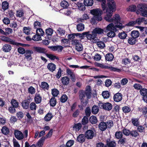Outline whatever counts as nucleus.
I'll list each match as a JSON object with an SVG mask.
<instances>
[{"instance_id":"f257e3e1","label":"nucleus","mask_w":147,"mask_h":147,"mask_svg":"<svg viewBox=\"0 0 147 147\" xmlns=\"http://www.w3.org/2000/svg\"><path fill=\"white\" fill-rule=\"evenodd\" d=\"M107 7L106 11V14L104 19L107 21L110 22H114L116 24V27L121 29L123 28L122 24L120 23V17L119 15L118 14H115L113 18L111 17L113 12L116 10V3L111 2H109Z\"/></svg>"},{"instance_id":"f03ea898","label":"nucleus","mask_w":147,"mask_h":147,"mask_svg":"<svg viewBox=\"0 0 147 147\" xmlns=\"http://www.w3.org/2000/svg\"><path fill=\"white\" fill-rule=\"evenodd\" d=\"M91 86H87L85 90H81L79 92V98L81 104L84 107H86L88 103L89 99L91 97Z\"/></svg>"},{"instance_id":"7ed1b4c3","label":"nucleus","mask_w":147,"mask_h":147,"mask_svg":"<svg viewBox=\"0 0 147 147\" xmlns=\"http://www.w3.org/2000/svg\"><path fill=\"white\" fill-rule=\"evenodd\" d=\"M138 9L136 10L137 14H140L142 16L144 17L147 14V4H140L137 6Z\"/></svg>"},{"instance_id":"20e7f679","label":"nucleus","mask_w":147,"mask_h":147,"mask_svg":"<svg viewBox=\"0 0 147 147\" xmlns=\"http://www.w3.org/2000/svg\"><path fill=\"white\" fill-rule=\"evenodd\" d=\"M102 12V11L99 9H93L90 11L91 13L95 16L96 20L98 21H101L102 20V18L101 16Z\"/></svg>"},{"instance_id":"39448f33","label":"nucleus","mask_w":147,"mask_h":147,"mask_svg":"<svg viewBox=\"0 0 147 147\" xmlns=\"http://www.w3.org/2000/svg\"><path fill=\"white\" fill-rule=\"evenodd\" d=\"M145 20V18L144 17L138 18L136 19L135 21H131L129 22L127 24V25L133 26L136 24L140 25L142 23L144 22Z\"/></svg>"},{"instance_id":"423d86ee","label":"nucleus","mask_w":147,"mask_h":147,"mask_svg":"<svg viewBox=\"0 0 147 147\" xmlns=\"http://www.w3.org/2000/svg\"><path fill=\"white\" fill-rule=\"evenodd\" d=\"M94 130L88 129L85 132V136L86 138L88 140L92 139L94 137Z\"/></svg>"},{"instance_id":"0eeeda50","label":"nucleus","mask_w":147,"mask_h":147,"mask_svg":"<svg viewBox=\"0 0 147 147\" xmlns=\"http://www.w3.org/2000/svg\"><path fill=\"white\" fill-rule=\"evenodd\" d=\"M100 108L102 107L106 111H110L112 108V105L111 103L107 102L104 104L100 103L99 105Z\"/></svg>"},{"instance_id":"6e6552de","label":"nucleus","mask_w":147,"mask_h":147,"mask_svg":"<svg viewBox=\"0 0 147 147\" xmlns=\"http://www.w3.org/2000/svg\"><path fill=\"white\" fill-rule=\"evenodd\" d=\"M72 43L73 45H75L76 49L78 51H80L83 50L82 45L78 40L77 39L73 40Z\"/></svg>"},{"instance_id":"1a4fd4ad","label":"nucleus","mask_w":147,"mask_h":147,"mask_svg":"<svg viewBox=\"0 0 147 147\" xmlns=\"http://www.w3.org/2000/svg\"><path fill=\"white\" fill-rule=\"evenodd\" d=\"M31 102V98L30 96L28 97L27 99L23 100L22 102V106L23 108L27 109L29 107V105Z\"/></svg>"},{"instance_id":"9d476101","label":"nucleus","mask_w":147,"mask_h":147,"mask_svg":"<svg viewBox=\"0 0 147 147\" xmlns=\"http://www.w3.org/2000/svg\"><path fill=\"white\" fill-rule=\"evenodd\" d=\"M34 52H36L38 53L44 54L47 53V52L46 49L43 47H33Z\"/></svg>"},{"instance_id":"9b49d317","label":"nucleus","mask_w":147,"mask_h":147,"mask_svg":"<svg viewBox=\"0 0 147 147\" xmlns=\"http://www.w3.org/2000/svg\"><path fill=\"white\" fill-rule=\"evenodd\" d=\"M98 1L101 2L102 7L103 11L107 10V5L109 2H113V3H115L114 0H107V3L106 0H96Z\"/></svg>"},{"instance_id":"f8f14e48","label":"nucleus","mask_w":147,"mask_h":147,"mask_svg":"<svg viewBox=\"0 0 147 147\" xmlns=\"http://www.w3.org/2000/svg\"><path fill=\"white\" fill-rule=\"evenodd\" d=\"M5 36L4 35L0 36V39L3 41L9 42V44L13 45L14 40Z\"/></svg>"},{"instance_id":"ddd939ff","label":"nucleus","mask_w":147,"mask_h":147,"mask_svg":"<svg viewBox=\"0 0 147 147\" xmlns=\"http://www.w3.org/2000/svg\"><path fill=\"white\" fill-rule=\"evenodd\" d=\"M14 135L16 138L19 140L23 139L24 136L22 132L18 130H15L14 131Z\"/></svg>"},{"instance_id":"4468645a","label":"nucleus","mask_w":147,"mask_h":147,"mask_svg":"<svg viewBox=\"0 0 147 147\" xmlns=\"http://www.w3.org/2000/svg\"><path fill=\"white\" fill-rule=\"evenodd\" d=\"M106 146L107 147H116L117 144L115 140L111 141L110 139L108 138L106 140Z\"/></svg>"},{"instance_id":"2eb2a0df","label":"nucleus","mask_w":147,"mask_h":147,"mask_svg":"<svg viewBox=\"0 0 147 147\" xmlns=\"http://www.w3.org/2000/svg\"><path fill=\"white\" fill-rule=\"evenodd\" d=\"M48 47L53 51H57L58 52H61L63 49V46L57 45L53 46H49Z\"/></svg>"},{"instance_id":"dca6fc26","label":"nucleus","mask_w":147,"mask_h":147,"mask_svg":"<svg viewBox=\"0 0 147 147\" xmlns=\"http://www.w3.org/2000/svg\"><path fill=\"white\" fill-rule=\"evenodd\" d=\"M42 100V97L40 96L39 92L36 93L34 96V101L37 104L40 103Z\"/></svg>"},{"instance_id":"f3484780","label":"nucleus","mask_w":147,"mask_h":147,"mask_svg":"<svg viewBox=\"0 0 147 147\" xmlns=\"http://www.w3.org/2000/svg\"><path fill=\"white\" fill-rule=\"evenodd\" d=\"M90 31L86 32H84V34H86V38L88 40H94L95 38L96 37L93 31L92 32V33H90Z\"/></svg>"},{"instance_id":"a211bd4d","label":"nucleus","mask_w":147,"mask_h":147,"mask_svg":"<svg viewBox=\"0 0 147 147\" xmlns=\"http://www.w3.org/2000/svg\"><path fill=\"white\" fill-rule=\"evenodd\" d=\"M122 94L119 92L115 94L113 96V98L115 102H119L122 99Z\"/></svg>"},{"instance_id":"6ab92c4d","label":"nucleus","mask_w":147,"mask_h":147,"mask_svg":"<svg viewBox=\"0 0 147 147\" xmlns=\"http://www.w3.org/2000/svg\"><path fill=\"white\" fill-rule=\"evenodd\" d=\"M107 127V123L103 121L101 122L98 125V128L101 131H104L106 130Z\"/></svg>"},{"instance_id":"aec40b11","label":"nucleus","mask_w":147,"mask_h":147,"mask_svg":"<svg viewBox=\"0 0 147 147\" xmlns=\"http://www.w3.org/2000/svg\"><path fill=\"white\" fill-rule=\"evenodd\" d=\"M33 53V51L30 49H27L26 51L24 53V56L25 58L28 60H30L32 59L31 54Z\"/></svg>"},{"instance_id":"412c9836","label":"nucleus","mask_w":147,"mask_h":147,"mask_svg":"<svg viewBox=\"0 0 147 147\" xmlns=\"http://www.w3.org/2000/svg\"><path fill=\"white\" fill-rule=\"evenodd\" d=\"M86 138L85 135L83 134H80L77 136L76 141L82 144L85 142Z\"/></svg>"},{"instance_id":"4be33fe9","label":"nucleus","mask_w":147,"mask_h":147,"mask_svg":"<svg viewBox=\"0 0 147 147\" xmlns=\"http://www.w3.org/2000/svg\"><path fill=\"white\" fill-rule=\"evenodd\" d=\"M116 28V25L115 26L113 23H110L107 26L105 32H107L112 30H117Z\"/></svg>"},{"instance_id":"5701e85b","label":"nucleus","mask_w":147,"mask_h":147,"mask_svg":"<svg viewBox=\"0 0 147 147\" xmlns=\"http://www.w3.org/2000/svg\"><path fill=\"white\" fill-rule=\"evenodd\" d=\"M13 32L12 30L10 28H7L5 29V32H4L2 29L1 34L7 36L11 34Z\"/></svg>"},{"instance_id":"b1692460","label":"nucleus","mask_w":147,"mask_h":147,"mask_svg":"<svg viewBox=\"0 0 147 147\" xmlns=\"http://www.w3.org/2000/svg\"><path fill=\"white\" fill-rule=\"evenodd\" d=\"M93 31L94 33V34H95L96 37L97 34H100L103 33L104 30L103 29L99 28H95L93 30Z\"/></svg>"},{"instance_id":"393cba45","label":"nucleus","mask_w":147,"mask_h":147,"mask_svg":"<svg viewBox=\"0 0 147 147\" xmlns=\"http://www.w3.org/2000/svg\"><path fill=\"white\" fill-rule=\"evenodd\" d=\"M35 102H32L30 104V110L33 111L32 114L34 115L35 114V111L36 109L37 106Z\"/></svg>"},{"instance_id":"a878e982","label":"nucleus","mask_w":147,"mask_h":147,"mask_svg":"<svg viewBox=\"0 0 147 147\" xmlns=\"http://www.w3.org/2000/svg\"><path fill=\"white\" fill-rule=\"evenodd\" d=\"M61 80L63 85L67 86L69 84L70 80L67 77L64 76L61 78Z\"/></svg>"},{"instance_id":"bb28decb","label":"nucleus","mask_w":147,"mask_h":147,"mask_svg":"<svg viewBox=\"0 0 147 147\" xmlns=\"http://www.w3.org/2000/svg\"><path fill=\"white\" fill-rule=\"evenodd\" d=\"M138 110L140 112H142V114L144 115H145L147 114V106H142L141 107L138 108Z\"/></svg>"},{"instance_id":"cd10ccee","label":"nucleus","mask_w":147,"mask_h":147,"mask_svg":"<svg viewBox=\"0 0 147 147\" xmlns=\"http://www.w3.org/2000/svg\"><path fill=\"white\" fill-rule=\"evenodd\" d=\"M40 87L44 90H48L49 88V85L48 83L45 82H42L40 85Z\"/></svg>"},{"instance_id":"c85d7f7f","label":"nucleus","mask_w":147,"mask_h":147,"mask_svg":"<svg viewBox=\"0 0 147 147\" xmlns=\"http://www.w3.org/2000/svg\"><path fill=\"white\" fill-rule=\"evenodd\" d=\"M105 57V60L108 61H112L114 58L113 55L111 53H109L107 54Z\"/></svg>"},{"instance_id":"c756f323","label":"nucleus","mask_w":147,"mask_h":147,"mask_svg":"<svg viewBox=\"0 0 147 147\" xmlns=\"http://www.w3.org/2000/svg\"><path fill=\"white\" fill-rule=\"evenodd\" d=\"M47 68L52 72L54 71L56 69L55 65L53 63H49L47 66Z\"/></svg>"},{"instance_id":"7c9ffc66","label":"nucleus","mask_w":147,"mask_h":147,"mask_svg":"<svg viewBox=\"0 0 147 147\" xmlns=\"http://www.w3.org/2000/svg\"><path fill=\"white\" fill-rule=\"evenodd\" d=\"M89 121L90 123L92 124H95L97 122V119L96 117L92 115L89 118Z\"/></svg>"},{"instance_id":"2f4dec72","label":"nucleus","mask_w":147,"mask_h":147,"mask_svg":"<svg viewBox=\"0 0 147 147\" xmlns=\"http://www.w3.org/2000/svg\"><path fill=\"white\" fill-rule=\"evenodd\" d=\"M3 51L5 52H9L11 49V47L10 45L9 44H5L3 47Z\"/></svg>"},{"instance_id":"473e14b6","label":"nucleus","mask_w":147,"mask_h":147,"mask_svg":"<svg viewBox=\"0 0 147 147\" xmlns=\"http://www.w3.org/2000/svg\"><path fill=\"white\" fill-rule=\"evenodd\" d=\"M45 139V136L42 137L36 143V146L38 147H42Z\"/></svg>"},{"instance_id":"72a5a7b5","label":"nucleus","mask_w":147,"mask_h":147,"mask_svg":"<svg viewBox=\"0 0 147 147\" xmlns=\"http://www.w3.org/2000/svg\"><path fill=\"white\" fill-rule=\"evenodd\" d=\"M131 35L134 38L136 39L140 36V33L138 31L133 30L131 32Z\"/></svg>"},{"instance_id":"f704fd0d","label":"nucleus","mask_w":147,"mask_h":147,"mask_svg":"<svg viewBox=\"0 0 147 147\" xmlns=\"http://www.w3.org/2000/svg\"><path fill=\"white\" fill-rule=\"evenodd\" d=\"M2 133L4 135H7L9 133V130L8 128L7 127L4 126L1 129Z\"/></svg>"},{"instance_id":"c9c22d12","label":"nucleus","mask_w":147,"mask_h":147,"mask_svg":"<svg viewBox=\"0 0 147 147\" xmlns=\"http://www.w3.org/2000/svg\"><path fill=\"white\" fill-rule=\"evenodd\" d=\"M94 3L93 0H84V4L85 6H91Z\"/></svg>"},{"instance_id":"e433bc0d","label":"nucleus","mask_w":147,"mask_h":147,"mask_svg":"<svg viewBox=\"0 0 147 147\" xmlns=\"http://www.w3.org/2000/svg\"><path fill=\"white\" fill-rule=\"evenodd\" d=\"M50 105L52 107H55L57 103L56 99L55 97H52L50 100Z\"/></svg>"},{"instance_id":"4c0bfd02","label":"nucleus","mask_w":147,"mask_h":147,"mask_svg":"<svg viewBox=\"0 0 147 147\" xmlns=\"http://www.w3.org/2000/svg\"><path fill=\"white\" fill-rule=\"evenodd\" d=\"M10 103L11 106L15 107V108H17L19 107L18 102L14 99H12L11 100Z\"/></svg>"},{"instance_id":"58836bf2","label":"nucleus","mask_w":147,"mask_h":147,"mask_svg":"<svg viewBox=\"0 0 147 147\" xmlns=\"http://www.w3.org/2000/svg\"><path fill=\"white\" fill-rule=\"evenodd\" d=\"M53 117L51 113H48L45 116L44 119L45 121H48L51 120Z\"/></svg>"},{"instance_id":"ea45409f","label":"nucleus","mask_w":147,"mask_h":147,"mask_svg":"<svg viewBox=\"0 0 147 147\" xmlns=\"http://www.w3.org/2000/svg\"><path fill=\"white\" fill-rule=\"evenodd\" d=\"M130 135L132 137L135 138L140 136L139 134L136 130H133L132 131H130Z\"/></svg>"},{"instance_id":"a19ab883","label":"nucleus","mask_w":147,"mask_h":147,"mask_svg":"<svg viewBox=\"0 0 147 147\" xmlns=\"http://www.w3.org/2000/svg\"><path fill=\"white\" fill-rule=\"evenodd\" d=\"M123 135L122 131H117L115 134V137L116 138L119 139L123 137Z\"/></svg>"},{"instance_id":"79ce46f5","label":"nucleus","mask_w":147,"mask_h":147,"mask_svg":"<svg viewBox=\"0 0 147 147\" xmlns=\"http://www.w3.org/2000/svg\"><path fill=\"white\" fill-rule=\"evenodd\" d=\"M99 110V108L96 105H94L92 107V112L93 114H96L98 112Z\"/></svg>"},{"instance_id":"37998d69","label":"nucleus","mask_w":147,"mask_h":147,"mask_svg":"<svg viewBox=\"0 0 147 147\" xmlns=\"http://www.w3.org/2000/svg\"><path fill=\"white\" fill-rule=\"evenodd\" d=\"M46 55L51 60H54L55 59H56L57 60H59V59L58 57L53 54L46 53Z\"/></svg>"},{"instance_id":"c03bdc74","label":"nucleus","mask_w":147,"mask_h":147,"mask_svg":"<svg viewBox=\"0 0 147 147\" xmlns=\"http://www.w3.org/2000/svg\"><path fill=\"white\" fill-rule=\"evenodd\" d=\"M82 124L80 123H78L74 124L73 127V128L76 131H78L81 128Z\"/></svg>"},{"instance_id":"a18cd8bd","label":"nucleus","mask_w":147,"mask_h":147,"mask_svg":"<svg viewBox=\"0 0 147 147\" xmlns=\"http://www.w3.org/2000/svg\"><path fill=\"white\" fill-rule=\"evenodd\" d=\"M121 131L123 134L126 136H128L130 135V131L128 129H127L125 127L123 128Z\"/></svg>"},{"instance_id":"49530a36","label":"nucleus","mask_w":147,"mask_h":147,"mask_svg":"<svg viewBox=\"0 0 147 147\" xmlns=\"http://www.w3.org/2000/svg\"><path fill=\"white\" fill-rule=\"evenodd\" d=\"M137 41L136 39L132 37L129 38L128 40V43L131 45L135 44Z\"/></svg>"},{"instance_id":"de8ad7c7","label":"nucleus","mask_w":147,"mask_h":147,"mask_svg":"<svg viewBox=\"0 0 147 147\" xmlns=\"http://www.w3.org/2000/svg\"><path fill=\"white\" fill-rule=\"evenodd\" d=\"M61 5L64 8H67L68 7V3L65 0H63L60 3Z\"/></svg>"},{"instance_id":"09e8293b","label":"nucleus","mask_w":147,"mask_h":147,"mask_svg":"<svg viewBox=\"0 0 147 147\" xmlns=\"http://www.w3.org/2000/svg\"><path fill=\"white\" fill-rule=\"evenodd\" d=\"M102 95L104 98L107 99L109 97L110 93L108 91H105L102 92Z\"/></svg>"},{"instance_id":"8fccbe9b","label":"nucleus","mask_w":147,"mask_h":147,"mask_svg":"<svg viewBox=\"0 0 147 147\" xmlns=\"http://www.w3.org/2000/svg\"><path fill=\"white\" fill-rule=\"evenodd\" d=\"M84 28V25L82 23H79L77 25V29L78 31H82Z\"/></svg>"},{"instance_id":"3c124183","label":"nucleus","mask_w":147,"mask_h":147,"mask_svg":"<svg viewBox=\"0 0 147 147\" xmlns=\"http://www.w3.org/2000/svg\"><path fill=\"white\" fill-rule=\"evenodd\" d=\"M77 5L80 10L83 11H84L85 10L86 7L85 6H86L84 4V5L83 3L78 2L77 3Z\"/></svg>"},{"instance_id":"603ef678","label":"nucleus","mask_w":147,"mask_h":147,"mask_svg":"<svg viewBox=\"0 0 147 147\" xmlns=\"http://www.w3.org/2000/svg\"><path fill=\"white\" fill-rule=\"evenodd\" d=\"M32 39L35 41H38L42 39L41 36L36 33L33 36Z\"/></svg>"},{"instance_id":"864d4df0","label":"nucleus","mask_w":147,"mask_h":147,"mask_svg":"<svg viewBox=\"0 0 147 147\" xmlns=\"http://www.w3.org/2000/svg\"><path fill=\"white\" fill-rule=\"evenodd\" d=\"M96 45L98 47L101 49L104 48L105 47V43L102 41H100L97 42L96 41Z\"/></svg>"},{"instance_id":"5fc2aeb1","label":"nucleus","mask_w":147,"mask_h":147,"mask_svg":"<svg viewBox=\"0 0 147 147\" xmlns=\"http://www.w3.org/2000/svg\"><path fill=\"white\" fill-rule=\"evenodd\" d=\"M2 8L5 10L8 8L9 3L7 1H4L2 4Z\"/></svg>"},{"instance_id":"6e6d98bb","label":"nucleus","mask_w":147,"mask_h":147,"mask_svg":"<svg viewBox=\"0 0 147 147\" xmlns=\"http://www.w3.org/2000/svg\"><path fill=\"white\" fill-rule=\"evenodd\" d=\"M88 121L89 120L88 117L86 116H84L82 119V124L83 125H85L88 123Z\"/></svg>"},{"instance_id":"4d7b16f0","label":"nucleus","mask_w":147,"mask_h":147,"mask_svg":"<svg viewBox=\"0 0 147 147\" xmlns=\"http://www.w3.org/2000/svg\"><path fill=\"white\" fill-rule=\"evenodd\" d=\"M140 93L143 96L147 95V89L145 88H142L140 90Z\"/></svg>"},{"instance_id":"13d9d810","label":"nucleus","mask_w":147,"mask_h":147,"mask_svg":"<svg viewBox=\"0 0 147 147\" xmlns=\"http://www.w3.org/2000/svg\"><path fill=\"white\" fill-rule=\"evenodd\" d=\"M122 110L123 112L125 113H128L131 111L130 107L128 106H125L123 107L122 108Z\"/></svg>"},{"instance_id":"bf43d9fd","label":"nucleus","mask_w":147,"mask_h":147,"mask_svg":"<svg viewBox=\"0 0 147 147\" xmlns=\"http://www.w3.org/2000/svg\"><path fill=\"white\" fill-rule=\"evenodd\" d=\"M34 28L35 29L39 28H41V23L38 21H36L34 24Z\"/></svg>"},{"instance_id":"052dcab7","label":"nucleus","mask_w":147,"mask_h":147,"mask_svg":"<svg viewBox=\"0 0 147 147\" xmlns=\"http://www.w3.org/2000/svg\"><path fill=\"white\" fill-rule=\"evenodd\" d=\"M118 36L120 38L123 39L126 38L127 36V34L124 32H119Z\"/></svg>"},{"instance_id":"680f3d73","label":"nucleus","mask_w":147,"mask_h":147,"mask_svg":"<svg viewBox=\"0 0 147 147\" xmlns=\"http://www.w3.org/2000/svg\"><path fill=\"white\" fill-rule=\"evenodd\" d=\"M126 139L125 138H122L119 139L118 143L121 145L124 146L125 143Z\"/></svg>"},{"instance_id":"e2e57ef3","label":"nucleus","mask_w":147,"mask_h":147,"mask_svg":"<svg viewBox=\"0 0 147 147\" xmlns=\"http://www.w3.org/2000/svg\"><path fill=\"white\" fill-rule=\"evenodd\" d=\"M136 10V7L134 5H132L129 6L128 11L131 12H135Z\"/></svg>"},{"instance_id":"0e129e2a","label":"nucleus","mask_w":147,"mask_h":147,"mask_svg":"<svg viewBox=\"0 0 147 147\" xmlns=\"http://www.w3.org/2000/svg\"><path fill=\"white\" fill-rule=\"evenodd\" d=\"M36 33L38 34H39L40 36H43L45 33L41 28H37L36 30Z\"/></svg>"},{"instance_id":"69168bd1","label":"nucleus","mask_w":147,"mask_h":147,"mask_svg":"<svg viewBox=\"0 0 147 147\" xmlns=\"http://www.w3.org/2000/svg\"><path fill=\"white\" fill-rule=\"evenodd\" d=\"M59 93V91L57 89H53L52 90V94L54 97L57 96Z\"/></svg>"},{"instance_id":"338daca9","label":"nucleus","mask_w":147,"mask_h":147,"mask_svg":"<svg viewBox=\"0 0 147 147\" xmlns=\"http://www.w3.org/2000/svg\"><path fill=\"white\" fill-rule=\"evenodd\" d=\"M45 32L47 35L51 36L53 33V30L52 29L49 28L46 30Z\"/></svg>"},{"instance_id":"774afa93","label":"nucleus","mask_w":147,"mask_h":147,"mask_svg":"<svg viewBox=\"0 0 147 147\" xmlns=\"http://www.w3.org/2000/svg\"><path fill=\"white\" fill-rule=\"evenodd\" d=\"M68 99V97L66 94H63L60 98V101L62 103L65 102Z\"/></svg>"}]
</instances>
